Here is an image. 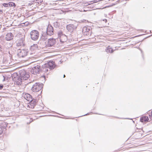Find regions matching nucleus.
Returning <instances> with one entry per match:
<instances>
[{"label":"nucleus","mask_w":152,"mask_h":152,"mask_svg":"<svg viewBox=\"0 0 152 152\" xmlns=\"http://www.w3.org/2000/svg\"><path fill=\"white\" fill-rule=\"evenodd\" d=\"M43 84L42 83H36L34 84L32 88V90L34 92H37L41 90L43 87Z\"/></svg>","instance_id":"f257e3e1"},{"label":"nucleus","mask_w":152,"mask_h":152,"mask_svg":"<svg viewBox=\"0 0 152 152\" xmlns=\"http://www.w3.org/2000/svg\"><path fill=\"white\" fill-rule=\"evenodd\" d=\"M31 38L34 40H37L39 37V32L37 30L32 31L30 32Z\"/></svg>","instance_id":"f03ea898"},{"label":"nucleus","mask_w":152,"mask_h":152,"mask_svg":"<svg viewBox=\"0 0 152 152\" xmlns=\"http://www.w3.org/2000/svg\"><path fill=\"white\" fill-rule=\"evenodd\" d=\"M28 53V52L27 50H20L18 52V56L20 58H24L27 55Z\"/></svg>","instance_id":"7ed1b4c3"},{"label":"nucleus","mask_w":152,"mask_h":152,"mask_svg":"<svg viewBox=\"0 0 152 152\" xmlns=\"http://www.w3.org/2000/svg\"><path fill=\"white\" fill-rule=\"evenodd\" d=\"M58 35L61 42L63 43L66 42L67 40V37L65 35L63 34L61 31H59Z\"/></svg>","instance_id":"20e7f679"},{"label":"nucleus","mask_w":152,"mask_h":152,"mask_svg":"<svg viewBox=\"0 0 152 152\" xmlns=\"http://www.w3.org/2000/svg\"><path fill=\"white\" fill-rule=\"evenodd\" d=\"M20 76L23 80H27L29 77V75L26 73V72L24 70H22L20 71Z\"/></svg>","instance_id":"39448f33"},{"label":"nucleus","mask_w":152,"mask_h":152,"mask_svg":"<svg viewBox=\"0 0 152 152\" xmlns=\"http://www.w3.org/2000/svg\"><path fill=\"white\" fill-rule=\"evenodd\" d=\"M56 41L55 39L52 38L48 39V42L46 44V46L47 47H51L53 46L56 43Z\"/></svg>","instance_id":"423d86ee"},{"label":"nucleus","mask_w":152,"mask_h":152,"mask_svg":"<svg viewBox=\"0 0 152 152\" xmlns=\"http://www.w3.org/2000/svg\"><path fill=\"white\" fill-rule=\"evenodd\" d=\"M91 27L89 26H85L82 30V32L84 35H87L89 34Z\"/></svg>","instance_id":"0eeeda50"},{"label":"nucleus","mask_w":152,"mask_h":152,"mask_svg":"<svg viewBox=\"0 0 152 152\" xmlns=\"http://www.w3.org/2000/svg\"><path fill=\"white\" fill-rule=\"evenodd\" d=\"M40 67L39 66L37 65L34 66L31 69V72L32 73L36 74L39 73L40 69Z\"/></svg>","instance_id":"6e6552de"},{"label":"nucleus","mask_w":152,"mask_h":152,"mask_svg":"<svg viewBox=\"0 0 152 152\" xmlns=\"http://www.w3.org/2000/svg\"><path fill=\"white\" fill-rule=\"evenodd\" d=\"M29 101L30 102L28 104L27 108H33L36 104V100L35 99L32 100V99L31 100H30Z\"/></svg>","instance_id":"1a4fd4ad"},{"label":"nucleus","mask_w":152,"mask_h":152,"mask_svg":"<svg viewBox=\"0 0 152 152\" xmlns=\"http://www.w3.org/2000/svg\"><path fill=\"white\" fill-rule=\"evenodd\" d=\"M76 28V26L72 24H69L66 26L67 29L70 32H72Z\"/></svg>","instance_id":"9d476101"},{"label":"nucleus","mask_w":152,"mask_h":152,"mask_svg":"<svg viewBox=\"0 0 152 152\" xmlns=\"http://www.w3.org/2000/svg\"><path fill=\"white\" fill-rule=\"evenodd\" d=\"M22 97L28 101H30L32 99L31 95L28 94L23 93L22 94Z\"/></svg>","instance_id":"9b49d317"},{"label":"nucleus","mask_w":152,"mask_h":152,"mask_svg":"<svg viewBox=\"0 0 152 152\" xmlns=\"http://www.w3.org/2000/svg\"><path fill=\"white\" fill-rule=\"evenodd\" d=\"M47 34L51 35L53 34V27L51 25H48L47 30Z\"/></svg>","instance_id":"f8f14e48"},{"label":"nucleus","mask_w":152,"mask_h":152,"mask_svg":"<svg viewBox=\"0 0 152 152\" xmlns=\"http://www.w3.org/2000/svg\"><path fill=\"white\" fill-rule=\"evenodd\" d=\"M45 64L46 66L49 67L50 70L53 69L54 67V62L52 61H50Z\"/></svg>","instance_id":"ddd939ff"},{"label":"nucleus","mask_w":152,"mask_h":152,"mask_svg":"<svg viewBox=\"0 0 152 152\" xmlns=\"http://www.w3.org/2000/svg\"><path fill=\"white\" fill-rule=\"evenodd\" d=\"M40 69L42 72L44 73H47L49 69V67L46 66L45 64L44 65H42V67L40 68Z\"/></svg>","instance_id":"4468645a"},{"label":"nucleus","mask_w":152,"mask_h":152,"mask_svg":"<svg viewBox=\"0 0 152 152\" xmlns=\"http://www.w3.org/2000/svg\"><path fill=\"white\" fill-rule=\"evenodd\" d=\"M13 36L11 33L7 34L6 35V39L7 41H10L13 39Z\"/></svg>","instance_id":"2eb2a0df"},{"label":"nucleus","mask_w":152,"mask_h":152,"mask_svg":"<svg viewBox=\"0 0 152 152\" xmlns=\"http://www.w3.org/2000/svg\"><path fill=\"white\" fill-rule=\"evenodd\" d=\"M15 81L18 85H20L22 83V82L23 81V80L22 79V78H21L20 77H16L15 78Z\"/></svg>","instance_id":"dca6fc26"},{"label":"nucleus","mask_w":152,"mask_h":152,"mask_svg":"<svg viewBox=\"0 0 152 152\" xmlns=\"http://www.w3.org/2000/svg\"><path fill=\"white\" fill-rule=\"evenodd\" d=\"M38 45L36 44H33L31 46L30 50L32 51H33L37 49Z\"/></svg>","instance_id":"f3484780"},{"label":"nucleus","mask_w":152,"mask_h":152,"mask_svg":"<svg viewBox=\"0 0 152 152\" xmlns=\"http://www.w3.org/2000/svg\"><path fill=\"white\" fill-rule=\"evenodd\" d=\"M17 45L18 46H23L24 45L23 39H22L19 40L17 43Z\"/></svg>","instance_id":"a211bd4d"},{"label":"nucleus","mask_w":152,"mask_h":152,"mask_svg":"<svg viewBox=\"0 0 152 152\" xmlns=\"http://www.w3.org/2000/svg\"><path fill=\"white\" fill-rule=\"evenodd\" d=\"M148 118L147 116H144L141 118L140 121L142 122H143L148 121Z\"/></svg>","instance_id":"6ab92c4d"},{"label":"nucleus","mask_w":152,"mask_h":152,"mask_svg":"<svg viewBox=\"0 0 152 152\" xmlns=\"http://www.w3.org/2000/svg\"><path fill=\"white\" fill-rule=\"evenodd\" d=\"M105 50L107 53H112L113 52L112 48L110 46L107 47V48Z\"/></svg>","instance_id":"aec40b11"},{"label":"nucleus","mask_w":152,"mask_h":152,"mask_svg":"<svg viewBox=\"0 0 152 152\" xmlns=\"http://www.w3.org/2000/svg\"><path fill=\"white\" fill-rule=\"evenodd\" d=\"M5 130L6 129L5 128L2 126H0V135L2 134L3 132L5 131Z\"/></svg>","instance_id":"412c9836"},{"label":"nucleus","mask_w":152,"mask_h":152,"mask_svg":"<svg viewBox=\"0 0 152 152\" xmlns=\"http://www.w3.org/2000/svg\"><path fill=\"white\" fill-rule=\"evenodd\" d=\"M10 62V60H8L7 61H5L6 64L8 66H10L12 65L11 64Z\"/></svg>","instance_id":"4be33fe9"},{"label":"nucleus","mask_w":152,"mask_h":152,"mask_svg":"<svg viewBox=\"0 0 152 152\" xmlns=\"http://www.w3.org/2000/svg\"><path fill=\"white\" fill-rule=\"evenodd\" d=\"M34 1L39 4L43 2V0H34Z\"/></svg>","instance_id":"5701e85b"},{"label":"nucleus","mask_w":152,"mask_h":152,"mask_svg":"<svg viewBox=\"0 0 152 152\" xmlns=\"http://www.w3.org/2000/svg\"><path fill=\"white\" fill-rule=\"evenodd\" d=\"M8 4L9 6H10V7L15 6V4L13 2H10Z\"/></svg>","instance_id":"b1692460"},{"label":"nucleus","mask_w":152,"mask_h":152,"mask_svg":"<svg viewBox=\"0 0 152 152\" xmlns=\"http://www.w3.org/2000/svg\"><path fill=\"white\" fill-rule=\"evenodd\" d=\"M8 3H4L3 4V5L4 7H7L9 6Z\"/></svg>","instance_id":"393cba45"},{"label":"nucleus","mask_w":152,"mask_h":152,"mask_svg":"<svg viewBox=\"0 0 152 152\" xmlns=\"http://www.w3.org/2000/svg\"><path fill=\"white\" fill-rule=\"evenodd\" d=\"M3 86L2 85H0V89H1L2 88Z\"/></svg>","instance_id":"a878e982"},{"label":"nucleus","mask_w":152,"mask_h":152,"mask_svg":"<svg viewBox=\"0 0 152 152\" xmlns=\"http://www.w3.org/2000/svg\"><path fill=\"white\" fill-rule=\"evenodd\" d=\"M86 20H81V21L82 22H84L85 21H86Z\"/></svg>","instance_id":"bb28decb"},{"label":"nucleus","mask_w":152,"mask_h":152,"mask_svg":"<svg viewBox=\"0 0 152 152\" xmlns=\"http://www.w3.org/2000/svg\"><path fill=\"white\" fill-rule=\"evenodd\" d=\"M103 20L104 21H105V22H106L107 21V20L106 19H104V20Z\"/></svg>","instance_id":"cd10ccee"},{"label":"nucleus","mask_w":152,"mask_h":152,"mask_svg":"<svg viewBox=\"0 0 152 152\" xmlns=\"http://www.w3.org/2000/svg\"><path fill=\"white\" fill-rule=\"evenodd\" d=\"M89 115V113H88L87 114L84 115Z\"/></svg>","instance_id":"c85d7f7f"},{"label":"nucleus","mask_w":152,"mask_h":152,"mask_svg":"<svg viewBox=\"0 0 152 152\" xmlns=\"http://www.w3.org/2000/svg\"><path fill=\"white\" fill-rule=\"evenodd\" d=\"M65 75H64V77H65Z\"/></svg>","instance_id":"c756f323"},{"label":"nucleus","mask_w":152,"mask_h":152,"mask_svg":"<svg viewBox=\"0 0 152 152\" xmlns=\"http://www.w3.org/2000/svg\"><path fill=\"white\" fill-rule=\"evenodd\" d=\"M151 115L152 116V111L151 112Z\"/></svg>","instance_id":"7c9ffc66"},{"label":"nucleus","mask_w":152,"mask_h":152,"mask_svg":"<svg viewBox=\"0 0 152 152\" xmlns=\"http://www.w3.org/2000/svg\"><path fill=\"white\" fill-rule=\"evenodd\" d=\"M1 12V10H0V12Z\"/></svg>","instance_id":"2f4dec72"}]
</instances>
